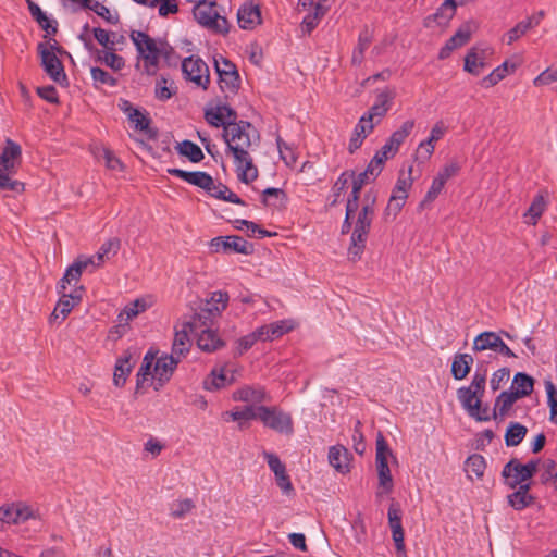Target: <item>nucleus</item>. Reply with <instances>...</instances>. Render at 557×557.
Listing matches in <instances>:
<instances>
[{
    "label": "nucleus",
    "instance_id": "obj_35",
    "mask_svg": "<svg viewBox=\"0 0 557 557\" xmlns=\"http://www.w3.org/2000/svg\"><path fill=\"white\" fill-rule=\"evenodd\" d=\"M148 308V304L145 299H135L134 301L127 304L119 313L117 320L121 324H127L134 318H136L139 313L146 311Z\"/></svg>",
    "mask_w": 557,
    "mask_h": 557
},
{
    "label": "nucleus",
    "instance_id": "obj_54",
    "mask_svg": "<svg viewBox=\"0 0 557 557\" xmlns=\"http://www.w3.org/2000/svg\"><path fill=\"white\" fill-rule=\"evenodd\" d=\"M373 181L371 176H362V172L354 178L352 181V189L347 199V203L359 207L360 205V191L364 184Z\"/></svg>",
    "mask_w": 557,
    "mask_h": 557
},
{
    "label": "nucleus",
    "instance_id": "obj_4",
    "mask_svg": "<svg viewBox=\"0 0 557 557\" xmlns=\"http://www.w3.org/2000/svg\"><path fill=\"white\" fill-rule=\"evenodd\" d=\"M227 124L222 133V138L226 144V152L234 158L249 151L252 146L251 132H256L251 123L238 121Z\"/></svg>",
    "mask_w": 557,
    "mask_h": 557
},
{
    "label": "nucleus",
    "instance_id": "obj_28",
    "mask_svg": "<svg viewBox=\"0 0 557 557\" xmlns=\"http://www.w3.org/2000/svg\"><path fill=\"white\" fill-rule=\"evenodd\" d=\"M518 399L517 394L513 392H502L495 399L493 419L497 420L505 418Z\"/></svg>",
    "mask_w": 557,
    "mask_h": 557
},
{
    "label": "nucleus",
    "instance_id": "obj_39",
    "mask_svg": "<svg viewBox=\"0 0 557 557\" xmlns=\"http://www.w3.org/2000/svg\"><path fill=\"white\" fill-rule=\"evenodd\" d=\"M121 247V242L119 238L113 237L106 240L96 252L95 257L97 258V264H103L107 259L113 257L117 253Z\"/></svg>",
    "mask_w": 557,
    "mask_h": 557
},
{
    "label": "nucleus",
    "instance_id": "obj_21",
    "mask_svg": "<svg viewBox=\"0 0 557 557\" xmlns=\"http://www.w3.org/2000/svg\"><path fill=\"white\" fill-rule=\"evenodd\" d=\"M233 161L236 168L237 177L242 183L248 184L258 177V169L253 164V159L249 151L234 157Z\"/></svg>",
    "mask_w": 557,
    "mask_h": 557
},
{
    "label": "nucleus",
    "instance_id": "obj_19",
    "mask_svg": "<svg viewBox=\"0 0 557 557\" xmlns=\"http://www.w3.org/2000/svg\"><path fill=\"white\" fill-rule=\"evenodd\" d=\"M166 172L193 186L203 189L205 191L206 189H210V186L212 185V176L203 171L189 172L177 168H170Z\"/></svg>",
    "mask_w": 557,
    "mask_h": 557
},
{
    "label": "nucleus",
    "instance_id": "obj_38",
    "mask_svg": "<svg viewBox=\"0 0 557 557\" xmlns=\"http://www.w3.org/2000/svg\"><path fill=\"white\" fill-rule=\"evenodd\" d=\"M528 430L519 422H511L505 433V443L508 447L519 445L525 437Z\"/></svg>",
    "mask_w": 557,
    "mask_h": 557
},
{
    "label": "nucleus",
    "instance_id": "obj_30",
    "mask_svg": "<svg viewBox=\"0 0 557 557\" xmlns=\"http://www.w3.org/2000/svg\"><path fill=\"white\" fill-rule=\"evenodd\" d=\"M473 357L469 354H456L451 362V375L455 380H463L470 372Z\"/></svg>",
    "mask_w": 557,
    "mask_h": 557
},
{
    "label": "nucleus",
    "instance_id": "obj_36",
    "mask_svg": "<svg viewBox=\"0 0 557 557\" xmlns=\"http://www.w3.org/2000/svg\"><path fill=\"white\" fill-rule=\"evenodd\" d=\"M465 467L469 479L472 480V474L476 479H481L484 475L486 462L482 455L472 454L466 459Z\"/></svg>",
    "mask_w": 557,
    "mask_h": 557
},
{
    "label": "nucleus",
    "instance_id": "obj_15",
    "mask_svg": "<svg viewBox=\"0 0 557 557\" xmlns=\"http://www.w3.org/2000/svg\"><path fill=\"white\" fill-rule=\"evenodd\" d=\"M211 320L202 319L198 323V333L194 334L197 336L198 347L206 352H213L223 346V342L218 336L216 332L210 329Z\"/></svg>",
    "mask_w": 557,
    "mask_h": 557
},
{
    "label": "nucleus",
    "instance_id": "obj_46",
    "mask_svg": "<svg viewBox=\"0 0 557 557\" xmlns=\"http://www.w3.org/2000/svg\"><path fill=\"white\" fill-rule=\"evenodd\" d=\"M508 74V62L505 61L497 67H495L488 75L484 76L480 84L484 88H490L495 86L497 83H499L502 79L506 77Z\"/></svg>",
    "mask_w": 557,
    "mask_h": 557
},
{
    "label": "nucleus",
    "instance_id": "obj_16",
    "mask_svg": "<svg viewBox=\"0 0 557 557\" xmlns=\"http://www.w3.org/2000/svg\"><path fill=\"white\" fill-rule=\"evenodd\" d=\"M205 119L213 127H225L227 123L237 122L236 111L228 104H219L213 108L206 109Z\"/></svg>",
    "mask_w": 557,
    "mask_h": 557
},
{
    "label": "nucleus",
    "instance_id": "obj_14",
    "mask_svg": "<svg viewBox=\"0 0 557 557\" xmlns=\"http://www.w3.org/2000/svg\"><path fill=\"white\" fill-rule=\"evenodd\" d=\"M181 359L174 355H163L156 361L153 368L154 389L158 391L170 381Z\"/></svg>",
    "mask_w": 557,
    "mask_h": 557
},
{
    "label": "nucleus",
    "instance_id": "obj_8",
    "mask_svg": "<svg viewBox=\"0 0 557 557\" xmlns=\"http://www.w3.org/2000/svg\"><path fill=\"white\" fill-rule=\"evenodd\" d=\"M38 53L41 59V66L46 74L55 83L60 85L67 84V76L64 66L57 55V53H66L55 40L49 47L40 42L37 47Z\"/></svg>",
    "mask_w": 557,
    "mask_h": 557
},
{
    "label": "nucleus",
    "instance_id": "obj_12",
    "mask_svg": "<svg viewBox=\"0 0 557 557\" xmlns=\"http://www.w3.org/2000/svg\"><path fill=\"white\" fill-rule=\"evenodd\" d=\"M230 297L227 292L215 290L210 294L203 307L198 312L194 313L196 321L211 320L213 317L219 315L228 304Z\"/></svg>",
    "mask_w": 557,
    "mask_h": 557
},
{
    "label": "nucleus",
    "instance_id": "obj_64",
    "mask_svg": "<svg viewBox=\"0 0 557 557\" xmlns=\"http://www.w3.org/2000/svg\"><path fill=\"white\" fill-rule=\"evenodd\" d=\"M555 82H557V67H547L533 79L535 86L549 85Z\"/></svg>",
    "mask_w": 557,
    "mask_h": 557
},
{
    "label": "nucleus",
    "instance_id": "obj_13",
    "mask_svg": "<svg viewBox=\"0 0 557 557\" xmlns=\"http://www.w3.org/2000/svg\"><path fill=\"white\" fill-rule=\"evenodd\" d=\"M232 399L247 405L260 406L270 401V395L261 385H243L233 392Z\"/></svg>",
    "mask_w": 557,
    "mask_h": 557
},
{
    "label": "nucleus",
    "instance_id": "obj_41",
    "mask_svg": "<svg viewBox=\"0 0 557 557\" xmlns=\"http://www.w3.org/2000/svg\"><path fill=\"white\" fill-rule=\"evenodd\" d=\"M286 201V194L281 188L268 187L262 193V202L269 207H281Z\"/></svg>",
    "mask_w": 557,
    "mask_h": 557
},
{
    "label": "nucleus",
    "instance_id": "obj_56",
    "mask_svg": "<svg viewBox=\"0 0 557 557\" xmlns=\"http://www.w3.org/2000/svg\"><path fill=\"white\" fill-rule=\"evenodd\" d=\"M258 406L246 405L242 409L228 411L225 414L231 418L232 421H249L253 419H258L257 416Z\"/></svg>",
    "mask_w": 557,
    "mask_h": 557
},
{
    "label": "nucleus",
    "instance_id": "obj_49",
    "mask_svg": "<svg viewBox=\"0 0 557 557\" xmlns=\"http://www.w3.org/2000/svg\"><path fill=\"white\" fill-rule=\"evenodd\" d=\"M544 387L547 395V405L549 407V420L552 423L557 424V389L549 379L544 381Z\"/></svg>",
    "mask_w": 557,
    "mask_h": 557
},
{
    "label": "nucleus",
    "instance_id": "obj_42",
    "mask_svg": "<svg viewBox=\"0 0 557 557\" xmlns=\"http://www.w3.org/2000/svg\"><path fill=\"white\" fill-rule=\"evenodd\" d=\"M499 335L495 332H482L479 334L473 341V350L475 351H484V350H494L495 344L498 341Z\"/></svg>",
    "mask_w": 557,
    "mask_h": 557
},
{
    "label": "nucleus",
    "instance_id": "obj_55",
    "mask_svg": "<svg viewBox=\"0 0 557 557\" xmlns=\"http://www.w3.org/2000/svg\"><path fill=\"white\" fill-rule=\"evenodd\" d=\"M237 228L243 230L244 227L248 232L250 236H255L257 238L272 237L276 233H272L264 228H261L257 223L248 220H236Z\"/></svg>",
    "mask_w": 557,
    "mask_h": 557
},
{
    "label": "nucleus",
    "instance_id": "obj_27",
    "mask_svg": "<svg viewBox=\"0 0 557 557\" xmlns=\"http://www.w3.org/2000/svg\"><path fill=\"white\" fill-rule=\"evenodd\" d=\"M486 51L484 49L472 48L465 57V71L473 75H480L485 66Z\"/></svg>",
    "mask_w": 557,
    "mask_h": 557
},
{
    "label": "nucleus",
    "instance_id": "obj_18",
    "mask_svg": "<svg viewBox=\"0 0 557 557\" xmlns=\"http://www.w3.org/2000/svg\"><path fill=\"white\" fill-rule=\"evenodd\" d=\"M82 289L83 287H79V289H75L69 294L65 290L58 289L59 294H61V297L51 314V321H55L58 319L63 321L69 315L72 309L79 304L82 297L79 292Z\"/></svg>",
    "mask_w": 557,
    "mask_h": 557
},
{
    "label": "nucleus",
    "instance_id": "obj_53",
    "mask_svg": "<svg viewBox=\"0 0 557 557\" xmlns=\"http://www.w3.org/2000/svg\"><path fill=\"white\" fill-rule=\"evenodd\" d=\"M411 171L412 168H409V174L407 177L399 176L396 185L393 188L392 196H394V199L398 200H406L408 197V190L412 185V178H411Z\"/></svg>",
    "mask_w": 557,
    "mask_h": 557
},
{
    "label": "nucleus",
    "instance_id": "obj_33",
    "mask_svg": "<svg viewBox=\"0 0 557 557\" xmlns=\"http://www.w3.org/2000/svg\"><path fill=\"white\" fill-rule=\"evenodd\" d=\"M239 84L240 78L237 73V70L224 72L219 76V87L221 91L225 95V98L234 96L239 88Z\"/></svg>",
    "mask_w": 557,
    "mask_h": 557
},
{
    "label": "nucleus",
    "instance_id": "obj_48",
    "mask_svg": "<svg viewBox=\"0 0 557 557\" xmlns=\"http://www.w3.org/2000/svg\"><path fill=\"white\" fill-rule=\"evenodd\" d=\"M129 372H131L129 358L125 357V358L117 359V361L115 363L114 373H113L114 385L117 387H122L125 384Z\"/></svg>",
    "mask_w": 557,
    "mask_h": 557
},
{
    "label": "nucleus",
    "instance_id": "obj_40",
    "mask_svg": "<svg viewBox=\"0 0 557 557\" xmlns=\"http://www.w3.org/2000/svg\"><path fill=\"white\" fill-rule=\"evenodd\" d=\"M261 327L267 329L264 339L272 341L292 331L294 329V323L292 320H281L271 323L270 325H262Z\"/></svg>",
    "mask_w": 557,
    "mask_h": 557
},
{
    "label": "nucleus",
    "instance_id": "obj_47",
    "mask_svg": "<svg viewBox=\"0 0 557 557\" xmlns=\"http://www.w3.org/2000/svg\"><path fill=\"white\" fill-rule=\"evenodd\" d=\"M267 333V329L258 327L253 332L240 337L238 339V350L239 354L247 351L250 349L258 341H265L264 334Z\"/></svg>",
    "mask_w": 557,
    "mask_h": 557
},
{
    "label": "nucleus",
    "instance_id": "obj_3",
    "mask_svg": "<svg viewBox=\"0 0 557 557\" xmlns=\"http://www.w3.org/2000/svg\"><path fill=\"white\" fill-rule=\"evenodd\" d=\"M22 148L14 140L8 138L0 154V189L22 194L24 183L14 178L21 163Z\"/></svg>",
    "mask_w": 557,
    "mask_h": 557
},
{
    "label": "nucleus",
    "instance_id": "obj_29",
    "mask_svg": "<svg viewBox=\"0 0 557 557\" xmlns=\"http://www.w3.org/2000/svg\"><path fill=\"white\" fill-rule=\"evenodd\" d=\"M518 488L507 496L508 504L515 510H523L529 507L533 502L534 497L529 493L530 484H521Z\"/></svg>",
    "mask_w": 557,
    "mask_h": 557
},
{
    "label": "nucleus",
    "instance_id": "obj_62",
    "mask_svg": "<svg viewBox=\"0 0 557 557\" xmlns=\"http://www.w3.org/2000/svg\"><path fill=\"white\" fill-rule=\"evenodd\" d=\"M113 33L100 27L94 28V37L107 50H115V42L111 39Z\"/></svg>",
    "mask_w": 557,
    "mask_h": 557
},
{
    "label": "nucleus",
    "instance_id": "obj_51",
    "mask_svg": "<svg viewBox=\"0 0 557 557\" xmlns=\"http://www.w3.org/2000/svg\"><path fill=\"white\" fill-rule=\"evenodd\" d=\"M82 4L84 8L94 11L98 16L102 17L111 24H116L119 21L117 16H113L104 4L96 0H84Z\"/></svg>",
    "mask_w": 557,
    "mask_h": 557
},
{
    "label": "nucleus",
    "instance_id": "obj_6",
    "mask_svg": "<svg viewBox=\"0 0 557 557\" xmlns=\"http://www.w3.org/2000/svg\"><path fill=\"white\" fill-rule=\"evenodd\" d=\"M193 14L199 25L216 34L228 32L227 20L220 14L215 0H195Z\"/></svg>",
    "mask_w": 557,
    "mask_h": 557
},
{
    "label": "nucleus",
    "instance_id": "obj_11",
    "mask_svg": "<svg viewBox=\"0 0 557 557\" xmlns=\"http://www.w3.org/2000/svg\"><path fill=\"white\" fill-rule=\"evenodd\" d=\"M196 318L193 315L188 321L182 324V329L175 331L174 339L172 344V354L181 359L190 347V335L198 333V323Z\"/></svg>",
    "mask_w": 557,
    "mask_h": 557
},
{
    "label": "nucleus",
    "instance_id": "obj_2",
    "mask_svg": "<svg viewBox=\"0 0 557 557\" xmlns=\"http://www.w3.org/2000/svg\"><path fill=\"white\" fill-rule=\"evenodd\" d=\"M131 39L138 52V57L143 59L144 71L148 75L157 73L161 57L165 61H170L173 49L168 44L161 40L158 41L141 30H132Z\"/></svg>",
    "mask_w": 557,
    "mask_h": 557
},
{
    "label": "nucleus",
    "instance_id": "obj_32",
    "mask_svg": "<svg viewBox=\"0 0 557 557\" xmlns=\"http://www.w3.org/2000/svg\"><path fill=\"white\" fill-rule=\"evenodd\" d=\"M509 391L517 394L519 399L529 396L533 392V379L527 373L518 372L513 376Z\"/></svg>",
    "mask_w": 557,
    "mask_h": 557
},
{
    "label": "nucleus",
    "instance_id": "obj_57",
    "mask_svg": "<svg viewBox=\"0 0 557 557\" xmlns=\"http://www.w3.org/2000/svg\"><path fill=\"white\" fill-rule=\"evenodd\" d=\"M90 74L96 87L98 85L114 87L117 84V79L101 67H91Z\"/></svg>",
    "mask_w": 557,
    "mask_h": 557
},
{
    "label": "nucleus",
    "instance_id": "obj_43",
    "mask_svg": "<svg viewBox=\"0 0 557 557\" xmlns=\"http://www.w3.org/2000/svg\"><path fill=\"white\" fill-rule=\"evenodd\" d=\"M414 127L413 120L405 121L400 127L392 133L388 137V141L393 145L394 148L399 150L400 145L405 141V139L410 135Z\"/></svg>",
    "mask_w": 557,
    "mask_h": 557
},
{
    "label": "nucleus",
    "instance_id": "obj_63",
    "mask_svg": "<svg viewBox=\"0 0 557 557\" xmlns=\"http://www.w3.org/2000/svg\"><path fill=\"white\" fill-rule=\"evenodd\" d=\"M510 376V370L508 368H502L496 370L490 380V386L492 391H498L503 384H505Z\"/></svg>",
    "mask_w": 557,
    "mask_h": 557
},
{
    "label": "nucleus",
    "instance_id": "obj_31",
    "mask_svg": "<svg viewBox=\"0 0 557 557\" xmlns=\"http://www.w3.org/2000/svg\"><path fill=\"white\" fill-rule=\"evenodd\" d=\"M325 1H318L314 9L308 10L309 13L302 18L301 25L307 33H311L329 11V7L324 4Z\"/></svg>",
    "mask_w": 557,
    "mask_h": 557
},
{
    "label": "nucleus",
    "instance_id": "obj_5",
    "mask_svg": "<svg viewBox=\"0 0 557 557\" xmlns=\"http://www.w3.org/2000/svg\"><path fill=\"white\" fill-rule=\"evenodd\" d=\"M486 368L480 362L476 366L470 384L457 389V399L467 412L476 410V405L482 404L486 386Z\"/></svg>",
    "mask_w": 557,
    "mask_h": 557
},
{
    "label": "nucleus",
    "instance_id": "obj_22",
    "mask_svg": "<svg viewBox=\"0 0 557 557\" xmlns=\"http://www.w3.org/2000/svg\"><path fill=\"white\" fill-rule=\"evenodd\" d=\"M237 22L243 29H252L261 23L260 8L253 1L245 2L237 12Z\"/></svg>",
    "mask_w": 557,
    "mask_h": 557
},
{
    "label": "nucleus",
    "instance_id": "obj_23",
    "mask_svg": "<svg viewBox=\"0 0 557 557\" xmlns=\"http://www.w3.org/2000/svg\"><path fill=\"white\" fill-rule=\"evenodd\" d=\"M459 2L456 0H445L433 13L425 18V26L431 27L433 24L440 27L448 25L449 21L456 14V9Z\"/></svg>",
    "mask_w": 557,
    "mask_h": 557
},
{
    "label": "nucleus",
    "instance_id": "obj_50",
    "mask_svg": "<svg viewBox=\"0 0 557 557\" xmlns=\"http://www.w3.org/2000/svg\"><path fill=\"white\" fill-rule=\"evenodd\" d=\"M83 272L84 271L82 268L75 261L73 264L66 268L64 275L58 284V289L66 290L67 285H70L72 282H74L76 285Z\"/></svg>",
    "mask_w": 557,
    "mask_h": 557
},
{
    "label": "nucleus",
    "instance_id": "obj_17",
    "mask_svg": "<svg viewBox=\"0 0 557 557\" xmlns=\"http://www.w3.org/2000/svg\"><path fill=\"white\" fill-rule=\"evenodd\" d=\"M387 518L396 550L398 553H405L404 530L401 525V510L397 503H391L387 510Z\"/></svg>",
    "mask_w": 557,
    "mask_h": 557
},
{
    "label": "nucleus",
    "instance_id": "obj_7",
    "mask_svg": "<svg viewBox=\"0 0 557 557\" xmlns=\"http://www.w3.org/2000/svg\"><path fill=\"white\" fill-rule=\"evenodd\" d=\"M258 420L264 428L276 433L292 436L294 434V421L290 413L284 411L277 406H258Z\"/></svg>",
    "mask_w": 557,
    "mask_h": 557
},
{
    "label": "nucleus",
    "instance_id": "obj_34",
    "mask_svg": "<svg viewBox=\"0 0 557 557\" xmlns=\"http://www.w3.org/2000/svg\"><path fill=\"white\" fill-rule=\"evenodd\" d=\"M376 467L379 475V487L382 490L381 493H391L394 484L387 458H376Z\"/></svg>",
    "mask_w": 557,
    "mask_h": 557
},
{
    "label": "nucleus",
    "instance_id": "obj_10",
    "mask_svg": "<svg viewBox=\"0 0 557 557\" xmlns=\"http://www.w3.org/2000/svg\"><path fill=\"white\" fill-rule=\"evenodd\" d=\"M209 249L214 253L234 251L247 256L252 253L253 246L240 236H218L210 240Z\"/></svg>",
    "mask_w": 557,
    "mask_h": 557
},
{
    "label": "nucleus",
    "instance_id": "obj_1",
    "mask_svg": "<svg viewBox=\"0 0 557 557\" xmlns=\"http://www.w3.org/2000/svg\"><path fill=\"white\" fill-rule=\"evenodd\" d=\"M376 200L377 191L369 189L363 195L356 213H354V231L348 247V258L352 261L360 260L366 249L368 235L375 214Z\"/></svg>",
    "mask_w": 557,
    "mask_h": 557
},
{
    "label": "nucleus",
    "instance_id": "obj_59",
    "mask_svg": "<svg viewBox=\"0 0 557 557\" xmlns=\"http://www.w3.org/2000/svg\"><path fill=\"white\" fill-rule=\"evenodd\" d=\"M532 28L531 22L521 21L506 33L507 45H512Z\"/></svg>",
    "mask_w": 557,
    "mask_h": 557
},
{
    "label": "nucleus",
    "instance_id": "obj_61",
    "mask_svg": "<svg viewBox=\"0 0 557 557\" xmlns=\"http://www.w3.org/2000/svg\"><path fill=\"white\" fill-rule=\"evenodd\" d=\"M128 122L132 124V126L136 131H141V132L149 131L150 119L148 117L147 114H145L140 110L133 111V114L131 115V117H128Z\"/></svg>",
    "mask_w": 557,
    "mask_h": 557
},
{
    "label": "nucleus",
    "instance_id": "obj_44",
    "mask_svg": "<svg viewBox=\"0 0 557 557\" xmlns=\"http://www.w3.org/2000/svg\"><path fill=\"white\" fill-rule=\"evenodd\" d=\"M547 202L543 195H536L532 200L529 209L524 213V216L531 219L530 224L535 225L539 219L542 216L546 209Z\"/></svg>",
    "mask_w": 557,
    "mask_h": 557
},
{
    "label": "nucleus",
    "instance_id": "obj_52",
    "mask_svg": "<svg viewBox=\"0 0 557 557\" xmlns=\"http://www.w3.org/2000/svg\"><path fill=\"white\" fill-rule=\"evenodd\" d=\"M98 60L103 62L113 71H120L125 65L124 59L121 55L116 54L114 50L104 49L103 51L99 52Z\"/></svg>",
    "mask_w": 557,
    "mask_h": 557
},
{
    "label": "nucleus",
    "instance_id": "obj_26",
    "mask_svg": "<svg viewBox=\"0 0 557 557\" xmlns=\"http://www.w3.org/2000/svg\"><path fill=\"white\" fill-rule=\"evenodd\" d=\"M234 382V376H228L224 368H214L210 374L203 380L202 386L206 391L214 392L226 387Z\"/></svg>",
    "mask_w": 557,
    "mask_h": 557
},
{
    "label": "nucleus",
    "instance_id": "obj_37",
    "mask_svg": "<svg viewBox=\"0 0 557 557\" xmlns=\"http://www.w3.org/2000/svg\"><path fill=\"white\" fill-rule=\"evenodd\" d=\"M176 151L178 154L187 157L193 163H198L205 158L200 147L188 139L178 143L176 146Z\"/></svg>",
    "mask_w": 557,
    "mask_h": 557
},
{
    "label": "nucleus",
    "instance_id": "obj_45",
    "mask_svg": "<svg viewBox=\"0 0 557 557\" xmlns=\"http://www.w3.org/2000/svg\"><path fill=\"white\" fill-rule=\"evenodd\" d=\"M16 524L24 523L30 519L39 518L38 510L24 502H14Z\"/></svg>",
    "mask_w": 557,
    "mask_h": 557
},
{
    "label": "nucleus",
    "instance_id": "obj_20",
    "mask_svg": "<svg viewBox=\"0 0 557 557\" xmlns=\"http://www.w3.org/2000/svg\"><path fill=\"white\" fill-rule=\"evenodd\" d=\"M394 94L384 89L381 90L376 97L374 103L363 114L368 120L374 119L376 123H381L382 119L386 115L393 104Z\"/></svg>",
    "mask_w": 557,
    "mask_h": 557
},
{
    "label": "nucleus",
    "instance_id": "obj_58",
    "mask_svg": "<svg viewBox=\"0 0 557 557\" xmlns=\"http://www.w3.org/2000/svg\"><path fill=\"white\" fill-rule=\"evenodd\" d=\"M471 34L472 27L469 23H466L461 25L447 41L457 49L469 41Z\"/></svg>",
    "mask_w": 557,
    "mask_h": 557
},
{
    "label": "nucleus",
    "instance_id": "obj_24",
    "mask_svg": "<svg viewBox=\"0 0 557 557\" xmlns=\"http://www.w3.org/2000/svg\"><path fill=\"white\" fill-rule=\"evenodd\" d=\"M502 475L505 479V483L510 488H516L521 484H527L525 482L530 480L527 473L523 471L522 463H520L517 459L509 460L502 470Z\"/></svg>",
    "mask_w": 557,
    "mask_h": 557
},
{
    "label": "nucleus",
    "instance_id": "obj_9",
    "mask_svg": "<svg viewBox=\"0 0 557 557\" xmlns=\"http://www.w3.org/2000/svg\"><path fill=\"white\" fill-rule=\"evenodd\" d=\"M182 72L186 81L206 90L210 84V73L207 63L199 57L190 55L182 61Z\"/></svg>",
    "mask_w": 557,
    "mask_h": 557
},
{
    "label": "nucleus",
    "instance_id": "obj_25",
    "mask_svg": "<svg viewBox=\"0 0 557 557\" xmlns=\"http://www.w3.org/2000/svg\"><path fill=\"white\" fill-rule=\"evenodd\" d=\"M329 463L339 473L349 472V451L342 445L329 448Z\"/></svg>",
    "mask_w": 557,
    "mask_h": 557
},
{
    "label": "nucleus",
    "instance_id": "obj_60",
    "mask_svg": "<svg viewBox=\"0 0 557 557\" xmlns=\"http://www.w3.org/2000/svg\"><path fill=\"white\" fill-rule=\"evenodd\" d=\"M171 84L172 83H169L168 78L164 76H161L157 79L154 95L158 100L166 101L173 96L174 92L170 88Z\"/></svg>",
    "mask_w": 557,
    "mask_h": 557
}]
</instances>
